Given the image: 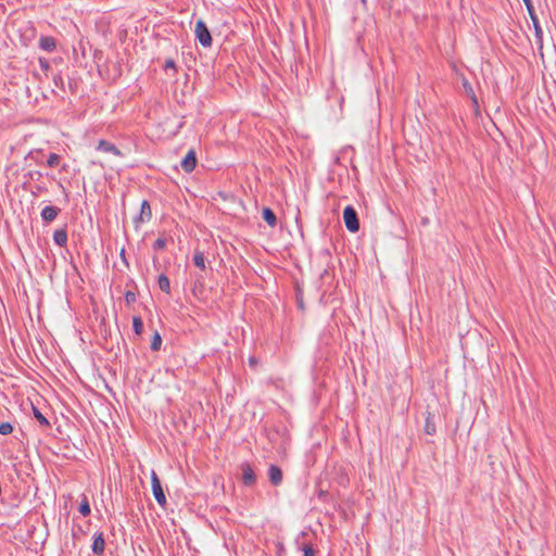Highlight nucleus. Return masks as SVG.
Returning <instances> with one entry per match:
<instances>
[{"mask_svg": "<svg viewBox=\"0 0 556 556\" xmlns=\"http://www.w3.org/2000/svg\"><path fill=\"white\" fill-rule=\"evenodd\" d=\"M268 479L275 486L282 482V470L277 465L271 464L268 468Z\"/></svg>", "mask_w": 556, "mask_h": 556, "instance_id": "9", "label": "nucleus"}, {"mask_svg": "<svg viewBox=\"0 0 556 556\" xmlns=\"http://www.w3.org/2000/svg\"><path fill=\"white\" fill-rule=\"evenodd\" d=\"M39 48L45 51L52 52L56 48V41L51 36H42L39 39Z\"/></svg>", "mask_w": 556, "mask_h": 556, "instance_id": "13", "label": "nucleus"}, {"mask_svg": "<svg viewBox=\"0 0 556 556\" xmlns=\"http://www.w3.org/2000/svg\"><path fill=\"white\" fill-rule=\"evenodd\" d=\"M159 288L166 294L170 293V282L165 274H161L157 278Z\"/></svg>", "mask_w": 556, "mask_h": 556, "instance_id": "17", "label": "nucleus"}, {"mask_svg": "<svg viewBox=\"0 0 556 556\" xmlns=\"http://www.w3.org/2000/svg\"><path fill=\"white\" fill-rule=\"evenodd\" d=\"M194 33H195V37L197 39L199 40V42L207 48V47H211L212 46V36H211V33L206 26V24L202 21V20H199L197 23H195V28H194Z\"/></svg>", "mask_w": 556, "mask_h": 556, "instance_id": "4", "label": "nucleus"}, {"mask_svg": "<svg viewBox=\"0 0 556 556\" xmlns=\"http://www.w3.org/2000/svg\"><path fill=\"white\" fill-rule=\"evenodd\" d=\"M242 482L247 486H251L256 482V476L249 464L242 466Z\"/></svg>", "mask_w": 556, "mask_h": 556, "instance_id": "11", "label": "nucleus"}, {"mask_svg": "<svg viewBox=\"0 0 556 556\" xmlns=\"http://www.w3.org/2000/svg\"><path fill=\"white\" fill-rule=\"evenodd\" d=\"M137 300V295L134 291H130L128 290L126 293H125V301L127 304H132L135 303Z\"/></svg>", "mask_w": 556, "mask_h": 556, "instance_id": "29", "label": "nucleus"}, {"mask_svg": "<svg viewBox=\"0 0 556 556\" xmlns=\"http://www.w3.org/2000/svg\"><path fill=\"white\" fill-rule=\"evenodd\" d=\"M66 169H67V166L64 164V165L62 166V170H66Z\"/></svg>", "mask_w": 556, "mask_h": 556, "instance_id": "35", "label": "nucleus"}, {"mask_svg": "<svg viewBox=\"0 0 556 556\" xmlns=\"http://www.w3.org/2000/svg\"><path fill=\"white\" fill-rule=\"evenodd\" d=\"M61 156L56 153H50L47 160L49 167H56L60 164Z\"/></svg>", "mask_w": 556, "mask_h": 556, "instance_id": "23", "label": "nucleus"}, {"mask_svg": "<svg viewBox=\"0 0 556 556\" xmlns=\"http://www.w3.org/2000/svg\"><path fill=\"white\" fill-rule=\"evenodd\" d=\"M463 88L465 90L466 96L471 100L472 104L475 106H478L477 96L475 93L472 86L470 85V83L467 79L463 80Z\"/></svg>", "mask_w": 556, "mask_h": 556, "instance_id": "16", "label": "nucleus"}, {"mask_svg": "<svg viewBox=\"0 0 556 556\" xmlns=\"http://www.w3.org/2000/svg\"><path fill=\"white\" fill-rule=\"evenodd\" d=\"M33 413L34 417L41 426L50 427L49 420L41 414V412L37 407L33 406Z\"/></svg>", "mask_w": 556, "mask_h": 556, "instance_id": "19", "label": "nucleus"}, {"mask_svg": "<svg viewBox=\"0 0 556 556\" xmlns=\"http://www.w3.org/2000/svg\"><path fill=\"white\" fill-rule=\"evenodd\" d=\"M60 212L61 210L59 207L48 205L41 210L40 215L45 223H51L58 217Z\"/></svg>", "mask_w": 556, "mask_h": 556, "instance_id": "10", "label": "nucleus"}, {"mask_svg": "<svg viewBox=\"0 0 556 556\" xmlns=\"http://www.w3.org/2000/svg\"><path fill=\"white\" fill-rule=\"evenodd\" d=\"M152 217L151 206L148 200L141 202L140 214L136 218V222L146 223Z\"/></svg>", "mask_w": 556, "mask_h": 556, "instance_id": "12", "label": "nucleus"}, {"mask_svg": "<svg viewBox=\"0 0 556 556\" xmlns=\"http://www.w3.org/2000/svg\"><path fill=\"white\" fill-rule=\"evenodd\" d=\"M203 280H204L203 276L198 275V277H197L195 281H194V286L192 288L193 294H197L198 292H202L203 287H204Z\"/></svg>", "mask_w": 556, "mask_h": 556, "instance_id": "25", "label": "nucleus"}, {"mask_svg": "<svg viewBox=\"0 0 556 556\" xmlns=\"http://www.w3.org/2000/svg\"><path fill=\"white\" fill-rule=\"evenodd\" d=\"M161 345H162V338H161L160 333L156 331L151 341V350L159 351L161 349Z\"/></svg>", "mask_w": 556, "mask_h": 556, "instance_id": "24", "label": "nucleus"}, {"mask_svg": "<svg viewBox=\"0 0 556 556\" xmlns=\"http://www.w3.org/2000/svg\"><path fill=\"white\" fill-rule=\"evenodd\" d=\"M132 328H134V331L136 332V334H141V332L143 330V323H142L141 317H139V316L132 317Z\"/></svg>", "mask_w": 556, "mask_h": 556, "instance_id": "22", "label": "nucleus"}, {"mask_svg": "<svg viewBox=\"0 0 556 556\" xmlns=\"http://www.w3.org/2000/svg\"><path fill=\"white\" fill-rule=\"evenodd\" d=\"M13 426L10 422H2L0 424V434L8 435L12 433Z\"/></svg>", "mask_w": 556, "mask_h": 556, "instance_id": "26", "label": "nucleus"}, {"mask_svg": "<svg viewBox=\"0 0 556 556\" xmlns=\"http://www.w3.org/2000/svg\"><path fill=\"white\" fill-rule=\"evenodd\" d=\"M164 67L165 68H176V63L172 59L166 60Z\"/></svg>", "mask_w": 556, "mask_h": 556, "instance_id": "32", "label": "nucleus"}, {"mask_svg": "<svg viewBox=\"0 0 556 556\" xmlns=\"http://www.w3.org/2000/svg\"><path fill=\"white\" fill-rule=\"evenodd\" d=\"M343 222L346 229L351 232L359 230V220L356 210L352 205H348L343 210Z\"/></svg>", "mask_w": 556, "mask_h": 556, "instance_id": "1", "label": "nucleus"}, {"mask_svg": "<svg viewBox=\"0 0 556 556\" xmlns=\"http://www.w3.org/2000/svg\"><path fill=\"white\" fill-rule=\"evenodd\" d=\"M53 241L59 247H66L67 244V231L65 228L56 229L53 232Z\"/></svg>", "mask_w": 556, "mask_h": 556, "instance_id": "14", "label": "nucleus"}, {"mask_svg": "<svg viewBox=\"0 0 556 556\" xmlns=\"http://www.w3.org/2000/svg\"><path fill=\"white\" fill-rule=\"evenodd\" d=\"M59 185H60V187L62 188V190H63V192L65 193V197H66V199H67V198H68V193H66V192H65V189H64V187H63L61 184H59Z\"/></svg>", "mask_w": 556, "mask_h": 556, "instance_id": "34", "label": "nucleus"}, {"mask_svg": "<svg viewBox=\"0 0 556 556\" xmlns=\"http://www.w3.org/2000/svg\"><path fill=\"white\" fill-rule=\"evenodd\" d=\"M91 549H92V553L98 556H100L104 553L105 540H104L103 532L94 533Z\"/></svg>", "mask_w": 556, "mask_h": 556, "instance_id": "7", "label": "nucleus"}, {"mask_svg": "<svg viewBox=\"0 0 556 556\" xmlns=\"http://www.w3.org/2000/svg\"><path fill=\"white\" fill-rule=\"evenodd\" d=\"M425 431L429 435H433L435 433V424H434V421H433L431 416H428L426 418Z\"/></svg>", "mask_w": 556, "mask_h": 556, "instance_id": "21", "label": "nucleus"}, {"mask_svg": "<svg viewBox=\"0 0 556 556\" xmlns=\"http://www.w3.org/2000/svg\"><path fill=\"white\" fill-rule=\"evenodd\" d=\"M181 168L186 173H191L197 166V155L193 150H189L186 156L181 160Z\"/></svg>", "mask_w": 556, "mask_h": 556, "instance_id": "6", "label": "nucleus"}, {"mask_svg": "<svg viewBox=\"0 0 556 556\" xmlns=\"http://www.w3.org/2000/svg\"><path fill=\"white\" fill-rule=\"evenodd\" d=\"M361 1H362V3H364V4H365L367 0H361Z\"/></svg>", "mask_w": 556, "mask_h": 556, "instance_id": "36", "label": "nucleus"}, {"mask_svg": "<svg viewBox=\"0 0 556 556\" xmlns=\"http://www.w3.org/2000/svg\"><path fill=\"white\" fill-rule=\"evenodd\" d=\"M151 483H152V492H153L155 501L157 502V504L160 506L165 507V505L167 503L166 495L164 493L161 481L155 471H152Z\"/></svg>", "mask_w": 556, "mask_h": 556, "instance_id": "5", "label": "nucleus"}, {"mask_svg": "<svg viewBox=\"0 0 556 556\" xmlns=\"http://www.w3.org/2000/svg\"><path fill=\"white\" fill-rule=\"evenodd\" d=\"M119 255H121V258L123 260V262L128 266V262H127V258L125 256V249H122Z\"/></svg>", "mask_w": 556, "mask_h": 556, "instance_id": "33", "label": "nucleus"}, {"mask_svg": "<svg viewBox=\"0 0 556 556\" xmlns=\"http://www.w3.org/2000/svg\"><path fill=\"white\" fill-rule=\"evenodd\" d=\"M166 247V239L157 238L153 243L154 250H163Z\"/></svg>", "mask_w": 556, "mask_h": 556, "instance_id": "28", "label": "nucleus"}, {"mask_svg": "<svg viewBox=\"0 0 556 556\" xmlns=\"http://www.w3.org/2000/svg\"><path fill=\"white\" fill-rule=\"evenodd\" d=\"M27 176L31 180L39 181L43 177V174L41 172H39V170H30L27 174Z\"/></svg>", "mask_w": 556, "mask_h": 556, "instance_id": "27", "label": "nucleus"}, {"mask_svg": "<svg viewBox=\"0 0 556 556\" xmlns=\"http://www.w3.org/2000/svg\"><path fill=\"white\" fill-rule=\"evenodd\" d=\"M303 556H315V551L312 546V544H304L302 546Z\"/></svg>", "mask_w": 556, "mask_h": 556, "instance_id": "30", "label": "nucleus"}, {"mask_svg": "<svg viewBox=\"0 0 556 556\" xmlns=\"http://www.w3.org/2000/svg\"><path fill=\"white\" fill-rule=\"evenodd\" d=\"M193 263L197 267L204 270L205 269V256L201 251H195L193 255Z\"/></svg>", "mask_w": 556, "mask_h": 556, "instance_id": "18", "label": "nucleus"}, {"mask_svg": "<svg viewBox=\"0 0 556 556\" xmlns=\"http://www.w3.org/2000/svg\"><path fill=\"white\" fill-rule=\"evenodd\" d=\"M262 217L270 227L274 228L277 226V217L271 208L264 207L262 210Z\"/></svg>", "mask_w": 556, "mask_h": 556, "instance_id": "15", "label": "nucleus"}, {"mask_svg": "<svg viewBox=\"0 0 556 556\" xmlns=\"http://www.w3.org/2000/svg\"><path fill=\"white\" fill-rule=\"evenodd\" d=\"M39 64H40V67L42 71L47 72L50 70V64H49V61L47 59H43V58H40L39 59Z\"/></svg>", "mask_w": 556, "mask_h": 556, "instance_id": "31", "label": "nucleus"}, {"mask_svg": "<svg viewBox=\"0 0 556 556\" xmlns=\"http://www.w3.org/2000/svg\"><path fill=\"white\" fill-rule=\"evenodd\" d=\"M97 150L104 153H112L116 156H123L122 151L115 144L108 140H100L97 146Z\"/></svg>", "mask_w": 556, "mask_h": 556, "instance_id": "8", "label": "nucleus"}, {"mask_svg": "<svg viewBox=\"0 0 556 556\" xmlns=\"http://www.w3.org/2000/svg\"><path fill=\"white\" fill-rule=\"evenodd\" d=\"M79 513L85 517L89 516L91 513L90 505L86 495H83V501L79 505Z\"/></svg>", "mask_w": 556, "mask_h": 556, "instance_id": "20", "label": "nucleus"}, {"mask_svg": "<svg viewBox=\"0 0 556 556\" xmlns=\"http://www.w3.org/2000/svg\"><path fill=\"white\" fill-rule=\"evenodd\" d=\"M54 86L59 88L62 92H66L67 90L71 93H75L77 89V81L70 76H67V83L64 79L63 73L59 72L53 74L52 76Z\"/></svg>", "mask_w": 556, "mask_h": 556, "instance_id": "2", "label": "nucleus"}, {"mask_svg": "<svg viewBox=\"0 0 556 556\" xmlns=\"http://www.w3.org/2000/svg\"><path fill=\"white\" fill-rule=\"evenodd\" d=\"M523 3L526 4L527 7V11L529 13V16L532 21V24H533V27H534V33H535V38H536V41L540 45V47H542V40H543V30H542V27L540 25V22H539V17L535 13V10H534V7H533V3H532V0H522Z\"/></svg>", "mask_w": 556, "mask_h": 556, "instance_id": "3", "label": "nucleus"}]
</instances>
